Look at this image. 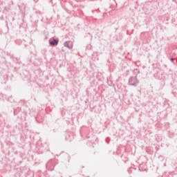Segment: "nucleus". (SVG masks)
I'll return each instance as SVG.
<instances>
[{
	"mask_svg": "<svg viewBox=\"0 0 177 177\" xmlns=\"http://www.w3.org/2000/svg\"><path fill=\"white\" fill-rule=\"evenodd\" d=\"M57 44H59V40L54 39L53 41H50V45H51L52 46L57 45Z\"/></svg>",
	"mask_w": 177,
	"mask_h": 177,
	"instance_id": "f257e3e1",
	"label": "nucleus"
},
{
	"mask_svg": "<svg viewBox=\"0 0 177 177\" xmlns=\"http://www.w3.org/2000/svg\"><path fill=\"white\" fill-rule=\"evenodd\" d=\"M68 45H70V41L65 42L64 46H66V48H69V49H71V48H73V46L71 45V46H69Z\"/></svg>",
	"mask_w": 177,
	"mask_h": 177,
	"instance_id": "f03ea898",
	"label": "nucleus"
},
{
	"mask_svg": "<svg viewBox=\"0 0 177 177\" xmlns=\"http://www.w3.org/2000/svg\"><path fill=\"white\" fill-rule=\"evenodd\" d=\"M171 62H174V58H171Z\"/></svg>",
	"mask_w": 177,
	"mask_h": 177,
	"instance_id": "7ed1b4c3",
	"label": "nucleus"
}]
</instances>
